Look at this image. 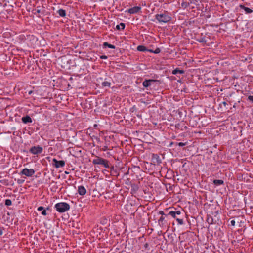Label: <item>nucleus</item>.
<instances>
[{
  "instance_id": "de8ad7c7",
  "label": "nucleus",
  "mask_w": 253,
  "mask_h": 253,
  "mask_svg": "<svg viewBox=\"0 0 253 253\" xmlns=\"http://www.w3.org/2000/svg\"><path fill=\"white\" fill-rule=\"evenodd\" d=\"M33 92V91H32V90H30V91H29V93H29V94H30H30H31Z\"/></svg>"
},
{
  "instance_id": "6e6d98bb",
  "label": "nucleus",
  "mask_w": 253,
  "mask_h": 253,
  "mask_svg": "<svg viewBox=\"0 0 253 253\" xmlns=\"http://www.w3.org/2000/svg\"><path fill=\"white\" fill-rule=\"evenodd\" d=\"M252 93L253 94V92H252Z\"/></svg>"
},
{
  "instance_id": "bb28decb",
  "label": "nucleus",
  "mask_w": 253,
  "mask_h": 253,
  "mask_svg": "<svg viewBox=\"0 0 253 253\" xmlns=\"http://www.w3.org/2000/svg\"><path fill=\"white\" fill-rule=\"evenodd\" d=\"M149 52L153 53L155 54H158L161 52V49L158 47L156 48L154 50L150 49V50H149Z\"/></svg>"
},
{
  "instance_id": "864d4df0",
  "label": "nucleus",
  "mask_w": 253,
  "mask_h": 253,
  "mask_svg": "<svg viewBox=\"0 0 253 253\" xmlns=\"http://www.w3.org/2000/svg\"><path fill=\"white\" fill-rule=\"evenodd\" d=\"M37 12L38 13H39V12H40V11H39V10H37Z\"/></svg>"
},
{
  "instance_id": "b1692460",
  "label": "nucleus",
  "mask_w": 253,
  "mask_h": 253,
  "mask_svg": "<svg viewBox=\"0 0 253 253\" xmlns=\"http://www.w3.org/2000/svg\"><path fill=\"white\" fill-rule=\"evenodd\" d=\"M131 191H132L133 192H136L139 189L138 186L136 184H131Z\"/></svg>"
},
{
  "instance_id": "7c9ffc66",
  "label": "nucleus",
  "mask_w": 253,
  "mask_h": 253,
  "mask_svg": "<svg viewBox=\"0 0 253 253\" xmlns=\"http://www.w3.org/2000/svg\"><path fill=\"white\" fill-rule=\"evenodd\" d=\"M189 5V2H183L182 3H181V6L182 8H186V7H187Z\"/></svg>"
},
{
  "instance_id": "9b49d317",
  "label": "nucleus",
  "mask_w": 253,
  "mask_h": 253,
  "mask_svg": "<svg viewBox=\"0 0 253 253\" xmlns=\"http://www.w3.org/2000/svg\"><path fill=\"white\" fill-rule=\"evenodd\" d=\"M141 10V7L140 6H134L133 7L128 9L127 10V11L128 12V13L130 14H140L142 13Z\"/></svg>"
},
{
  "instance_id": "6ab92c4d",
  "label": "nucleus",
  "mask_w": 253,
  "mask_h": 253,
  "mask_svg": "<svg viewBox=\"0 0 253 253\" xmlns=\"http://www.w3.org/2000/svg\"><path fill=\"white\" fill-rule=\"evenodd\" d=\"M102 47H103V48H105L106 47H108V48H111V49H115L116 48L114 45L110 44L107 42H105L103 43V44L102 45Z\"/></svg>"
},
{
  "instance_id": "9d476101",
  "label": "nucleus",
  "mask_w": 253,
  "mask_h": 253,
  "mask_svg": "<svg viewBox=\"0 0 253 253\" xmlns=\"http://www.w3.org/2000/svg\"><path fill=\"white\" fill-rule=\"evenodd\" d=\"M65 165V162L64 160H57L55 158H53L52 160V165L55 168H59L63 167Z\"/></svg>"
},
{
  "instance_id": "79ce46f5",
  "label": "nucleus",
  "mask_w": 253,
  "mask_h": 253,
  "mask_svg": "<svg viewBox=\"0 0 253 253\" xmlns=\"http://www.w3.org/2000/svg\"><path fill=\"white\" fill-rule=\"evenodd\" d=\"M108 149V147L107 146H104V147L103 148V151H106Z\"/></svg>"
},
{
  "instance_id": "6e6552de",
  "label": "nucleus",
  "mask_w": 253,
  "mask_h": 253,
  "mask_svg": "<svg viewBox=\"0 0 253 253\" xmlns=\"http://www.w3.org/2000/svg\"><path fill=\"white\" fill-rule=\"evenodd\" d=\"M160 81L155 79H145L142 83V85L144 87L148 88L154 83H160Z\"/></svg>"
},
{
  "instance_id": "cd10ccee",
  "label": "nucleus",
  "mask_w": 253,
  "mask_h": 253,
  "mask_svg": "<svg viewBox=\"0 0 253 253\" xmlns=\"http://www.w3.org/2000/svg\"><path fill=\"white\" fill-rule=\"evenodd\" d=\"M150 250V248L149 247V244L147 243H146L143 247L142 251H149Z\"/></svg>"
},
{
  "instance_id": "7ed1b4c3",
  "label": "nucleus",
  "mask_w": 253,
  "mask_h": 253,
  "mask_svg": "<svg viewBox=\"0 0 253 253\" xmlns=\"http://www.w3.org/2000/svg\"><path fill=\"white\" fill-rule=\"evenodd\" d=\"M209 37V36H207V34L205 35H203V34L201 33L200 35L197 34L195 36L194 39L196 41L201 43L203 45H205L208 42V40L210 39Z\"/></svg>"
},
{
  "instance_id": "a19ab883",
  "label": "nucleus",
  "mask_w": 253,
  "mask_h": 253,
  "mask_svg": "<svg viewBox=\"0 0 253 253\" xmlns=\"http://www.w3.org/2000/svg\"><path fill=\"white\" fill-rule=\"evenodd\" d=\"M173 145H175V142H171L170 143V144H169V147H172V146Z\"/></svg>"
},
{
  "instance_id": "a211bd4d",
  "label": "nucleus",
  "mask_w": 253,
  "mask_h": 253,
  "mask_svg": "<svg viewBox=\"0 0 253 253\" xmlns=\"http://www.w3.org/2000/svg\"><path fill=\"white\" fill-rule=\"evenodd\" d=\"M137 50L140 52H145V51L149 52V50H150V49H148L144 45H138L137 47Z\"/></svg>"
},
{
  "instance_id": "473e14b6",
  "label": "nucleus",
  "mask_w": 253,
  "mask_h": 253,
  "mask_svg": "<svg viewBox=\"0 0 253 253\" xmlns=\"http://www.w3.org/2000/svg\"><path fill=\"white\" fill-rule=\"evenodd\" d=\"M248 101H250L252 103H253V96L249 95L248 97V98L247 99Z\"/></svg>"
},
{
  "instance_id": "1a4fd4ad",
  "label": "nucleus",
  "mask_w": 253,
  "mask_h": 253,
  "mask_svg": "<svg viewBox=\"0 0 253 253\" xmlns=\"http://www.w3.org/2000/svg\"><path fill=\"white\" fill-rule=\"evenodd\" d=\"M42 147L39 145L33 146L29 150L30 153L34 155L41 154L42 153Z\"/></svg>"
},
{
  "instance_id": "aec40b11",
  "label": "nucleus",
  "mask_w": 253,
  "mask_h": 253,
  "mask_svg": "<svg viewBox=\"0 0 253 253\" xmlns=\"http://www.w3.org/2000/svg\"><path fill=\"white\" fill-rule=\"evenodd\" d=\"M184 73L183 70H181L178 68H176L172 71V74L173 75H177L178 74H182Z\"/></svg>"
},
{
  "instance_id": "a878e982",
  "label": "nucleus",
  "mask_w": 253,
  "mask_h": 253,
  "mask_svg": "<svg viewBox=\"0 0 253 253\" xmlns=\"http://www.w3.org/2000/svg\"><path fill=\"white\" fill-rule=\"evenodd\" d=\"M56 12L59 14V16H66V11L65 10L60 9L59 10H57Z\"/></svg>"
},
{
  "instance_id": "5701e85b",
  "label": "nucleus",
  "mask_w": 253,
  "mask_h": 253,
  "mask_svg": "<svg viewBox=\"0 0 253 253\" xmlns=\"http://www.w3.org/2000/svg\"><path fill=\"white\" fill-rule=\"evenodd\" d=\"M125 28V24L121 23L120 24L116 25L115 29L117 30L120 31L124 30Z\"/></svg>"
},
{
  "instance_id": "4468645a",
  "label": "nucleus",
  "mask_w": 253,
  "mask_h": 253,
  "mask_svg": "<svg viewBox=\"0 0 253 253\" xmlns=\"http://www.w3.org/2000/svg\"><path fill=\"white\" fill-rule=\"evenodd\" d=\"M172 208V207L169 208V209H167L166 210V212H168V215H170L173 218H175L176 219V215H177V214L178 213H177V211H174L170 210Z\"/></svg>"
},
{
  "instance_id": "4be33fe9",
  "label": "nucleus",
  "mask_w": 253,
  "mask_h": 253,
  "mask_svg": "<svg viewBox=\"0 0 253 253\" xmlns=\"http://www.w3.org/2000/svg\"><path fill=\"white\" fill-rule=\"evenodd\" d=\"M213 184L215 186H219L224 184V181L220 179H215L213 181Z\"/></svg>"
},
{
  "instance_id": "2f4dec72",
  "label": "nucleus",
  "mask_w": 253,
  "mask_h": 253,
  "mask_svg": "<svg viewBox=\"0 0 253 253\" xmlns=\"http://www.w3.org/2000/svg\"><path fill=\"white\" fill-rule=\"evenodd\" d=\"M186 145V143H183V142H179V143H177V142H175V145H178L180 147H183L184 146H185Z\"/></svg>"
},
{
  "instance_id": "c85d7f7f",
  "label": "nucleus",
  "mask_w": 253,
  "mask_h": 253,
  "mask_svg": "<svg viewBox=\"0 0 253 253\" xmlns=\"http://www.w3.org/2000/svg\"><path fill=\"white\" fill-rule=\"evenodd\" d=\"M166 216H165V215H162L160 217V219H159L158 220V222H159V224L160 225L162 224L163 225V221L165 220V217Z\"/></svg>"
},
{
  "instance_id": "c756f323",
  "label": "nucleus",
  "mask_w": 253,
  "mask_h": 253,
  "mask_svg": "<svg viewBox=\"0 0 253 253\" xmlns=\"http://www.w3.org/2000/svg\"><path fill=\"white\" fill-rule=\"evenodd\" d=\"M5 205L6 206H9L12 205V201L10 199H6L5 200Z\"/></svg>"
},
{
  "instance_id": "49530a36",
  "label": "nucleus",
  "mask_w": 253,
  "mask_h": 253,
  "mask_svg": "<svg viewBox=\"0 0 253 253\" xmlns=\"http://www.w3.org/2000/svg\"><path fill=\"white\" fill-rule=\"evenodd\" d=\"M237 104V103H235L233 106V107L236 108Z\"/></svg>"
},
{
  "instance_id": "f3484780",
  "label": "nucleus",
  "mask_w": 253,
  "mask_h": 253,
  "mask_svg": "<svg viewBox=\"0 0 253 253\" xmlns=\"http://www.w3.org/2000/svg\"><path fill=\"white\" fill-rule=\"evenodd\" d=\"M239 7L241 10H243L245 12L246 14H250L253 12V10L251 9L245 7L244 5H240Z\"/></svg>"
},
{
  "instance_id": "f03ea898",
  "label": "nucleus",
  "mask_w": 253,
  "mask_h": 253,
  "mask_svg": "<svg viewBox=\"0 0 253 253\" xmlns=\"http://www.w3.org/2000/svg\"><path fill=\"white\" fill-rule=\"evenodd\" d=\"M54 208L58 212L63 213L68 211L70 209V206L67 203L60 202L56 204Z\"/></svg>"
},
{
  "instance_id": "f704fd0d",
  "label": "nucleus",
  "mask_w": 253,
  "mask_h": 253,
  "mask_svg": "<svg viewBox=\"0 0 253 253\" xmlns=\"http://www.w3.org/2000/svg\"><path fill=\"white\" fill-rule=\"evenodd\" d=\"M189 2L191 4L197 5L198 1L197 0H189Z\"/></svg>"
},
{
  "instance_id": "0eeeda50",
  "label": "nucleus",
  "mask_w": 253,
  "mask_h": 253,
  "mask_svg": "<svg viewBox=\"0 0 253 253\" xmlns=\"http://www.w3.org/2000/svg\"><path fill=\"white\" fill-rule=\"evenodd\" d=\"M35 173V171L33 169H28L27 168H25L22 170V171L19 173L20 175H25L27 177H31L32 176L34 173Z\"/></svg>"
},
{
  "instance_id": "e433bc0d",
  "label": "nucleus",
  "mask_w": 253,
  "mask_h": 253,
  "mask_svg": "<svg viewBox=\"0 0 253 253\" xmlns=\"http://www.w3.org/2000/svg\"><path fill=\"white\" fill-rule=\"evenodd\" d=\"M18 184H21L24 182V180L19 179H18L17 181Z\"/></svg>"
},
{
  "instance_id": "09e8293b",
  "label": "nucleus",
  "mask_w": 253,
  "mask_h": 253,
  "mask_svg": "<svg viewBox=\"0 0 253 253\" xmlns=\"http://www.w3.org/2000/svg\"><path fill=\"white\" fill-rule=\"evenodd\" d=\"M220 24H221V23H220V24H213V25H214V26H215L217 27V26H219Z\"/></svg>"
},
{
  "instance_id": "f257e3e1",
  "label": "nucleus",
  "mask_w": 253,
  "mask_h": 253,
  "mask_svg": "<svg viewBox=\"0 0 253 253\" xmlns=\"http://www.w3.org/2000/svg\"><path fill=\"white\" fill-rule=\"evenodd\" d=\"M95 157L96 158L92 161V163L94 165H100L107 169L110 168V164L108 160L97 156H96Z\"/></svg>"
},
{
  "instance_id": "f8f14e48",
  "label": "nucleus",
  "mask_w": 253,
  "mask_h": 253,
  "mask_svg": "<svg viewBox=\"0 0 253 253\" xmlns=\"http://www.w3.org/2000/svg\"><path fill=\"white\" fill-rule=\"evenodd\" d=\"M152 164L160 165L162 163V160L157 154H153L151 158Z\"/></svg>"
},
{
  "instance_id": "2eb2a0df",
  "label": "nucleus",
  "mask_w": 253,
  "mask_h": 253,
  "mask_svg": "<svg viewBox=\"0 0 253 253\" xmlns=\"http://www.w3.org/2000/svg\"><path fill=\"white\" fill-rule=\"evenodd\" d=\"M109 169H110L111 173L112 175L117 177L119 176V170L115 168L113 166H110V168Z\"/></svg>"
},
{
  "instance_id": "603ef678",
  "label": "nucleus",
  "mask_w": 253,
  "mask_h": 253,
  "mask_svg": "<svg viewBox=\"0 0 253 253\" xmlns=\"http://www.w3.org/2000/svg\"><path fill=\"white\" fill-rule=\"evenodd\" d=\"M137 116L138 117H141V115H137Z\"/></svg>"
},
{
  "instance_id": "4c0bfd02",
  "label": "nucleus",
  "mask_w": 253,
  "mask_h": 253,
  "mask_svg": "<svg viewBox=\"0 0 253 253\" xmlns=\"http://www.w3.org/2000/svg\"><path fill=\"white\" fill-rule=\"evenodd\" d=\"M100 58L102 59H106L108 58V57L106 55H101L100 56Z\"/></svg>"
},
{
  "instance_id": "37998d69",
  "label": "nucleus",
  "mask_w": 253,
  "mask_h": 253,
  "mask_svg": "<svg viewBox=\"0 0 253 253\" xmlns=\"http://www.w3.org/2000/svg\"><path fill=\"white\" fill-rule=\"evenodd\" d=\"M208 223L210 224H212L213 223V219L212 217H211V221L209 222V221H208Z\"/></svg>"
},
{
  "instance_id": "412c9836",
  "label": "nucleus",
  "mask_w": 253,
  "mask_h": 253,
  "mask_svg": "<svg viewBox=\"0 0 253 253\" xmlns=\"http://www.w3.org/2000/svg\"><path fill=\"white\" fill-rule=\"evenodd\" d=\"M37 210L38 211H42L41 214L42 215L45 216L47 215L46 210L42 206H40L38 208Z\"/></svg>"
},
{
  "instance_id": "ea45409f",
  "label": "nucleus",
  "mask_w": 253,
  "mask_h": 253,
  "mask_svg": "<svg viewBox=\"0 0 253 253\" xmlns=\"http://www.w3.org/2000/svg\"><path fill=\"white\" fill-rule=\"evenodd\" d=\"M3 228L0 227V236L2 235V234H3Z\"/></svg>"
},
{
  "instance_id": "3c124183",
  "label": "nucleus",
  "mask_w": 253,
  "mask_h": 253,
  "mask_svg": "<svg viewBox=\"0 0 253 253\" xmlns=\"http://www.w3.org/2000/svg\"><path fill=\"white\" fill-rule=\"evenodd\" d=\"M49 209H49V207H47V208H46V210H49Z\"/></svg>"
},
{
  "instance_id": "ddd939ff",
  "label": "nucleus",
  "mask_w": 253,
  "mask_h": 253,
  "mask_svg": "<svg viewBox=\"0 0 253 253\" xmlns=\"http://www.w3.org/2000/svg\"><path fill=\"white\" fill-rule=\"evenodd\" d=\"M21 121L22 122L25 124H30L33 122L32 119L28 115L23 116L21 118Z\"/></svg>"
},
{
  "instance_id": "39448f33",
  "label": "nucleus",
  "mask_w": 253,
  "mask_h": 253,
  "mask_svg": "<svg viewBox=\"0 0 253 253\" xmlns=\"http://www.w3.org/2000/svg\"><path fill=\"white\" fill-rule=\"evenodd\" d=\"M157 20L159 21V23H166L170 22L172 20L171 17H155L154 19H151L150 20L152 21H155Z\"/></svg>"
},
{
  "instance_id": "c9c22d12",
  "label": "nucleus",
  "mask_w": 253,
  "mask_h": 253,
  "mask_svg": "<svg viewBox=\"0 0 253 253\" xmlns=\"http://www.w3.org/2000/svg\"><path fill=\"white\" fill-rule=\"evenodd\" d=\"M19 39H21L22 41V40H23V41H24V40H25V36H24V35H22V34H21V35H19Z\"/></svg>"
},
{
  "instance_id": "c03bdc74",
  "label": "nucleus",
  "mask_w": 253,
  "mask_h": 253,
  "mask_svg": "<svg viewBox=\"0 0 253 253\" xmlns=\"http://www.w3.org/2000/svg\"><path fill=\"white\" fill-rule=\"evenodd\" d=\"M222 104H223V105L225 107H226V105H228V104H227V103L226 102H225V101L223 102H222Z\"/></svg>"
},
{
  "instance_id": "393cba45",
  "label": "nucleus",
  "mask_w": 253,
  "mask_h": 253,
  "mask_svg": "<svg viewBox=\"0 0 253 253\" xmlns=\"http://www.w3.org/2000/svg\"><path fill=\"white\" fill-rule=\"evenodd\" d=\"M102 87H110L111 86V83L109 81H105L103 82L101 84Z\"/></svg>"
},
{
  "instance_id": "a18cd8bd",
  "label": "nucleus",
  "mask_w": 253,
  "mask_h": 253,
  "mask_svg": "<svg viewBox=\"0 0 253 253\" xmlns=\"http://www.w3.org/2000/svg\"><path fill=\"white\" fill-rule=\"evenodd\" d=\"M155 16H164L163 14H157L156 15H155Z\"/></svg>"
},
{
  "instance_id": "20e7f679",
  "label": "nucleus",
  "mask_w": 253,
  "mask_h": 253,
  "mask_svg": "<svg viewBox=\"0 0 253 253\" xmlns=\"http://www.w3.org/2000/svg\"><path fill=\"white\" fill-rule=\"evenodd\" d=\"M177 213L176 220L179 225H183L184 224L183 220L186 218V214L182 209L181 211H177Z\"/></svg>"
},
{
  "instance_id": "423d86ee",
  "label": "nucleus",
  "mask_w": 253,
  "mask_h": 253,
  "mask_svg": "<svg viewBox=\"0 0 253 253\" xmlns=\"http://www.w3.org/2000/svg\"><path fill=\"white\" fill-rule=\"evenodd\" d=\"M195 17H193L190 18L188 20H186L183 24L185 25V26H188V28H191L194 26H197L198 22L197 20L194 19Z\"/></svg>"
},
{
  "instance_id": "72a5a7b5",
  "label": "nucleus",
  "mask_w": 253,
  "mask_h": 253,
  "mask_svg": "<svg viewBox=\"0 0 253 253\" xmlns=\"http://www.w3.org/2000/svg\"><path fill=\"white\" fill-rule=\"evenodd\" d=\"M158 214L161 215L162 216L165 215V216H168V213L166 214L163 211H160L158 212Z\"/></svg>"
},
{
  "instance_id": "8fccbe9b",
  "label": "nucleus",
  "mask_w": 253,
  "mask_h": 253,
  "mask_svg": "<svg viewBox=\"0 0 253 253\" xmlns=\"http://www.w3.org/2000/svg\"><path fill=\"white\" fill-rule=\"evenodd\" d=\"M128 170H127V172L125 173V174L126 175V174H128Z\"/></svg>"
},
{
  "instance_id": "58836bf2",
  "label": "nucleus",
  "mask_w": 253,
  "mask_h": 253,
  "mask_svg": "<svg viewBox=\"0 0 253 253\" xmlns=\"http://www.w3.org/2000/svg\"><path fill=\"white\" fill-rule=\"evenodd\" d=\"M230 224L232 226H234L235 225V221L234 220H231L230 222Z\"/></svg>"
},
{
  "instance_id": "5fc2aeb1",
  "label": "nucleus",
  "mask_w": 253,
  "mask_h": 253,
  "mask_svg": "<svg viewBox=\"0 0 253 253\" xmlns=\"http://www.w3.org/2000/svg\"><path fill=\"white\" fill-rule=\"evenodd\" d=\"M232 102L231 101H229V103H231Z\"/></svg>"
},
{
  "instance_id": "dca6fc26",
  "label": "nucleus",
  "mask_w": 253,
  "mask_h": 253,
  "mask_svg": "<svg viewBox=\"0 0 253 253\" xmlns=\"http://www.w3.org/2000/svg\"><path fill=\"white\" fill-rule=\"evenodd\" d=\"M78 192L80 195L83 196L86 194V190L84 186L81 185L78 186Z\"/></svg>"
}]
</instances>
